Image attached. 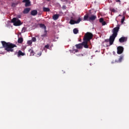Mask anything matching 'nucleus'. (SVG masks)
Masks as SVG:
<instances>
[{
	"label": "nucleus",
	"instance_id": "39448f33",
	"mask_svg": "<svg viewBox=\"0 0 129 129\" xmlns=\"http://www.w3.org/2000/svg\"><path fill=\"white\" fill-rule=\"evenodd\" d=\"M123 52V47L122 46H118L117 47V53L120 55Z\"/></svg>",
	"mask_w": 129,
	"mask_h": 129
},
{
	"label": "nucleus",
	"instance_id": "ddd939ff",
	"mask_svg": "<svg viewBox=\"0 0 129 129\" xmlns=\"http://www.w3.org/2000/svg\"><path fill=\"white\" fill-rule=\"evenodd\" d=\"M31 16H37L38 15V11L37 10H32L31 12Z\"/></svg>",
	"mask_w": 129,
	"mask_h": 129
},
{
	"label": "nucleus",
	"instance_id": "423d86ee",
	"mask_svg": "<svg viewBox=\"0 0 129 129\" xmlns=\"http://www.w3.org/2000/svg\"><path fill=\"white\" fill-rule=\"evenodd\" d=\"M47 30H44L43 33L41 34V37L42 38V40H44V38H47L48 37V34H47Z\"/></svg>",
	"mask_w": 129,
	"mask_h": 129
},
{
	"label": "nucleus",
	"instance_id": "aec40b11",
	"mask_svg": "<svg viewBox=\"0 0 129 129\" xmlns=\"http://www.w3.org/2000/svg\"><path fill=\"white\" fill-rule=\"evenodd\" d=\"M43 12H50V9L46 7L43 8Z\"/></svg>",
	"mask_w": 129,
	"mask_h": 129
},
{
	"label": "nucleus",
	"instance_id": "c85d7f7f",
	"mask_svg": "<svg viewBox=\"0 0 129 129\" xmlns=\"http://www.w3.org/2000/svg\"><path fill=\"white\" fill-rule=\"evenodd\" d=\"M102 26H105V25H106V22H105V21H104L103 22L101 23Z\"/></svg>",
	"mask_w": 129,
	"mask_h": 129
},
{
	"label": "nucleus",
	"instance_id": "a211bd4d",
	"mask_svg": "<svg viewBox=\"0 0 129 129\" xmlns=\"http://www.w3.org/2000/svg\"><path fill=\"white\" fill-rule=\"evenodd\" d=\"M70 24L71 25H74V24H76V21L73 20V19H71L70 21Z\"/></svg>",
	"mask_w": 129,
	"mask_h": 129
},
{
	"label": "nucleus",
	"instance_id": "7c9ffc66",
	"mask_svg": "<svg viewBox=\"0 0 129 129\" xmlns=\"http://www.w3.org/2000/svg\"><path fill=\"white\" fill-rule=\"evenodd\" d=\"M116 3H120V0H115Z\"/></svg>",
	"mask_w": 129,
	"mask_h": 129
},
{
	"label": "nucleus",
	"instance_id": "e433bc0d",
	"mask_svg": "<svg viewBox=\"0 0 129 129\" xmlns=\"http://www.w3.org/2000/svg\"><path fill=\"white\" fill-rule=\"evenodd\" d=\"M47 1H50V0H47Z\"/></svg>",
	"mask_w": 129,
	"mask_h": 129
},
{
	"label": "nucleus",
	"instance_id": "c9c22d12",
	"mask_svg": "<svg viewBox=\"0 0 129 129\" xmlns=\"http://www.w3.org/2000/svg\"><path fill=\"white\" fill-rule=\"evenodd\" d=\"M0 54H4V53H0Z\"/></svg>",
	"mask_w": 129,
	"mask_h": 129
},
{
	"label": "nucleus",
	"instance_id": "20e7f679",
	"mask_svg": "<svg viewBox=\"0 0 129 129\" xmlns=\"http://www.w3.org/2000/svg\"><path fill=\"white\" fill-rule=\"evenodd\" d=\"M12 23H13L14 26H21L22 25V22H21V20H20L18 18H14L12 20Z\"/></svg>",
	"mask_w": 129,
	"mask_h": 129
},
{
	"label": "nucleus",
	"instance_id": "4468645a",
	"mask_svg": "<svg viewBox=\"0 0 129 129\" xmlns=\"http://www.w3.org/2000/svg\"><path fill=\"white\" fill-rule=\"evenodd\" d=\"M23 42H24V39H23L22 37H20V38H18V43L19 44H22V43H23Z\"/></svg>",
	"mask_w": 129,
	"mask_h": 129
},
{
	"label": "nucleus",
	"instance_id": "6e6552de",
	"mask_svg": "<svg viewBox=\"0 0 129 129\" xmlns=\"http://www.w3.org/2000/svg\"><path fill=\"white\" fill-rule=\"evenodd\" d=\"M97 18V17L95 15H91L89 17V21L90 22L91 21H95Z\"/></svg>",
	"mask_w": 129,
	"mask_h": 129
},
{
	"label": "nucleus",
	"instance_id": "72a5a7b5",
	"mask_svg": "<svg viewBox=\"0 0 129 129\" xmlns=\"http://www.w3.org/2000/svg\"><path fill=\"white\" fill-rule=\"evenodd\" d=\"M14 5H15V3H13L12 4V7H14Z\"/></svg>",
	"mask_w": 129,
	"mask_h": 129
},
{
	"label": "nucleus",
	"instance_id": "1a4fd4ad",
	"mask_svg": "<svg viewBox=\"0 0 129 129\" xmlns=\"http://www.w3.org/2000/svg\"><path fill=\"white\" fill-rule=\"evenodd\" d=\"M126 40H127V38L122 37L119 38V42H120V43H124V42H126Z\"/></svg>",
	"mask_w": 129,
	"mask_h": 129
},
{
	"label": "nucleus",
	"instance_id": "0eeeda50",
	"mask_svg": "<svg viewBox=\"0 0 129 129\" xmlns=\"http://www.w3.org/2000/svg\"><path fill=\"white\" fill-rule=\"evenodd\" d=\"M23 3H25V7H30L31 6V2L30 0H23Z\"/></svg>",
	"mask_w": 129,
	"mask_h": 129
},
{
	"label": "nucleus",
	"instance_id": "4be33fe9",
	"mask_svg": "<svg viewBox=\"0 0 129 129\" xmlns=\"http://www.w3.org/2000/svg\"><path fill=\"white\" fill-rule=\"evenodd\" d=\"M122 59H123V56H122V55L120 56L119 59H118V61L121 62V60H122Z\"/></svg>",
	"mask_w": 129,
	"mask_h": 129
},
{
	"label": "nucleus",
	"instance_id": "a878e982",
	"mask_svg": "<svg viewBox=\"0 0 129 129\" xmlns=\"http://www.w3.org/2000/svg\"><path fill=\"white\" fill-rule=\"evenodd\" d=\"M104 21V20L103 19V18H100V19H99L100 23H102Z\"/></svg>",
	"mask_w": 129,
	"mask_h": 129
},
{
	"label": "nucleus",
	"instance_id": "b1692460",
	"mask_svg": "<svg viewBox=\"0 0 129 129\" xmlns=\"http://www.w3.org/2000/svg\"><path fill=\"white\" fill-rule=\"evenodd\" d=\"M31 41L32 42H36L37 41V38H36V37H32Z\"/></svg>",
	"mask_w": 129,
	"mask_h": 129
},
{
	"label": "nucleus",
	"instance_id": "7ed1b4c3",
	"mask_svg": "<svg viewBox=\"0 0 129 129\" xmlns=\"http://www.w3.org/2000/svg\"><path fill=\"white\" fill-rule=\"evenodd\" d=\"M118 31H119V27L117 26L113 28V34L111 36H110L109 38V45H112L113 44V42H114V40L115 38L117 36V33H118Z\"/></svg>",
	"mask_w": 129,
	"mask_h": 129
},
{
	"label": "nucleus",
	"instance_id": "412c9836",
	"mask_svg": "<svg viewBox=\"0 0 129 129\" xmlns=\"http://www.w3.org/2000/svg\"><path fill=\"white\" fill-rule=\"evenodd\" d=\"M82 21V19L79 18L77 21H76V24H79Z\"/></svg>",
	"mask_w": 129,
	"mask_h": 129
},
{
	"label": "nucleus",
	"instance_id": "2f4dec72",
	"mask_svg": "<svg viewBox=\"0 0 129 129\" xmlns=\"http://www.w3.org/2000/svg\"><path fill=\"white\" fill-rule=\"evenodd\" d=\"M111 12H113V13H114V12H115V9H112Z\"/></svg>",
	"mask_w": 129,
	"mask_h": 129
},
{
	"label": "nucleus",
	"instance_id": "473e14b6",
	"mask_svg": "<svg viewBox=\"0 0 129 129\" xmlns=\"http://www.w3.org/2000/svg\"><path fill=\"white\" fill-rule=\"evenodd\" d=\"M75 52L76 53H77V52H78V49H75Z\"/></svg>",
	"mask_w": 129,
	"mask_h": 129
},
{
	"label": "nucleus",
	"instance_id": "f8f14e48",
	"mask_svg": "<svg viewBox=\"0 0 129 129\" xmlns=\"http://www.w3.org/2000/svg\"><path fill=\"white\" fill-rule=\"evenodd\" d=\"M30 11H31V8H28L24 9L23 11V14H29L30 12Z\"/></svg>",
	"mask_w": 129,
	"mask_h": 129
},
{
	"label": "nucleus",
	"instance_id": "f03ea898",
	"mask_svg": "<svg viewBox=\"0 0 129 129\" xmlns=\"http://www.w3.org/2000/svg\"><path fill=\"white\" fill-rule=\"evenodd\" d=\"M3 47L1 48H5V50L7 52H14V48L17 47V45L14 43L11 42H7L5 41H1Z\"/></svg>",
	"mask_w": 129,
	"mask_h": 129
},
{
	"label": "nucleus",
	"instance_id": "dca6fc26",
	"mask_svg": "<svg viewBox=\"0 0 129 129\" xmlns=\"http://www.w3.org/2000/svg\"><path fill=\"white\" fill-rule=\"evenodd\" d=\"M28 51L29 53H30V56H34L35 52H34V50H33V49H30Z\"/></svg>",
	"mask_w": 129,
	"mask_h": 129
},
{
	"label": "nucleus",
	"instance_id": "c756f323",
	"mask_svg": "<svg viewBox=\"0 0 129 129\" xmlns=\"http://www.w3.org/2000/svg\"><path fill=\"white\" fill-rule=\"evenodd\" d=\"M105 42H109V39H105Z\"/></svg>",
	"mask_w": 129,
	"mask_h": 129
},
{
	"label": "nucleus",
	"instance_id": "bb28decb",
	"mask_svg": "<svg viewBox=\"0 0 129 129\" xmlns=\"http://www.w3.org/2000/svg\"><path fill=\"white\" fill-rule=\"evenodd\" d=\"M49 47H50V45L49 44H47L44 46V47L46 48V49H49Z\"/></svg>",
	"mask_w": 129,
	"mask_h": 129
},
{
	"label": "nucleus",
	"instance_id": "f257e3e1",
	"mask_svg": "<svg viewBox=\"0 0 129 129\" xmlns=\"http://www.w3.org/2000/svg\"><path fill=\"white\" fill-rule=\"evenodd\" d=\"M93 37V34L90 32H87L83 38L84 41L82 43L78 44L76 45L77 49H82L83 46L85 49H88L89 46L88 45V42L90 41L92 37Z\"/></svg>",
	"mask_w": 129,
	"mask_h": 129
},
{
	"label": "nucleus",
	"instance_id": "9d476101",
	"mask_svg": "<svg viewBox=\"0 0 129 129\" xmlns=\"http://www.w3.org/2000/svg\"><path fill=\"white\" fill-rule=\"evenodd\" d=\"M26 54L23 52H22L21 50H19L18 52L17 53V56L18 57H21V56H25Z\"/></svg>",
	"mask_w": 129,
	"mask_h": 129
},
{
	"label": "nucleus",
	"instance_id": "f704fd0d",
	"mask_svg": "<svg viewBox=\"0 0 129 129\" xmlns=\"http://www.w3.org/2000/svg\"><path fill=\"white\" fill-rule=\"evenodd\" d=\"M121 15H119V17H120Z\"/></svg>",
	"mask_w": 129,
	"mask_h": 129
},
{
	"label": "nucleus",
	"instance_id": "9b49d317",
	"mask_svg": "<svg viewBox=\"0 0 129 129\" xmlns=\"http://www.w3.org/2000/svg\"><path fill=\"white\" fill-rule=\"evenodd\" d=\"M60 16V15L59 14H55L53 16L52 19L54 20V21H56V20H58L59 19V17Z\"/></svg>",
	"mask_w": 129,
	"mask_h": 129
},
{
	"label": "nucleus",
	"instance_id": "cd10ccee",
	"mask_svg": "<svg viewBox=\"0 0 129 129\" xmlns=\"http://www.w3.org/2000/svg\"><path fill=\"white\" fill-rule=\"evenodd\" d=\"M42 55V52H40L39 53H37V57H40Z\"/></svg>",
	"mask_w": 129,
	"mask_h": 129
},
{
	"label": "nucleus",
	"instance_id": "5701e85b",
	"mask_svg": "<svg viewBox=\"0 0 129 129\" xmlns=\"http://www.w3.org/2000/svg\"><path fill=\"white\" fill-rule=\"evenodd\" d=\"M124 20H125V17L123 16L121 20V24H123V22H124Z\"/></svg>",
	"mask_w": 129,
	"mask_h": 129
},
{
	"label": "nucleus",
	"instance_id": "2eb2a0df",
	"mask_svg": "<svg viewBox=\"0 0 129 129\" xmlns=\"http://www.w3.org/2000/svg\"><path fill=\"white\" fill-rule=\"evenodd\" d=\"M39 27H40V28H41L42 29H44V31H46V26H45L44 24H39Z\"/></svg>",
	"mask_w": 129,
	"mask_h": 129
},
{
	"label": "nucleus",
	"instance_id": "6ab92c4d",
	"mask_svg": "<svg viewBox=\"0 0 129 129\" xmlns=\"http://www.w3.org/2000/svg\"><path fill=\"white\" fill-rule=\"evenodd\" d=\"M79 32V31L78 30L77 28H75L73 30L74 34H78Z\"/></svg>",
	"mask_w": 129,
	"mask_h": 129
},
{
	"label": "nucleus",
	"instance_id": "f3484780",
	"mask_svg": "<svg viewBox=\"0 0 129 129\" xmlns=\"http://www.w3.org/2000/svg\"><path fill=\"white\" fill-rule=\"evenodd\" d=\"M89 17L88 16V15L86 14L84 16V21H89Z\"/></svg>",
	"mask_w": 129,
	"mask_h": 129
},
{
	"label": "nucleus",
	"instance_id": "393cba45",
	"mask_svg": "<svg viewBox=\"0 0 129 129\" xmlns=\"http://www.w3.org/2000/svg\"><path fill=\"white\" fill-rule=\"evenodd\" d=\"M32 43H33V42L32 41V40H28L27 42V44L28 45H32Z\"/></svg>",
	"mask_w": 129,
	"mask_h": 129
}]
</instances>
